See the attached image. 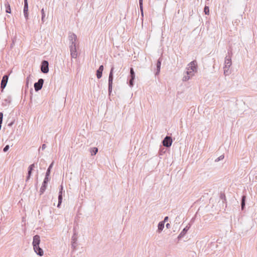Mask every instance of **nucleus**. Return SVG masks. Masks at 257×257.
Wrapping results in <instances>:
<instances>
[{
	"instance_id": "f257e3e1",
	"label": "nucleus",
	"mask_w": 257,
	"mask_h": 257,
	"mask_svg": "<svg viewBox=\"0 0 257 257\" xmlns=\"http://www.w3.org/2000/svg\"><path fill=\"white\" fill-rule=\"evenodd\" d=\"M197 66V62L195 61L190 62L188 64V67L187 68V74L188 76L184 77V80L186 81L188 80L190 77L194 75V73L196 72Z\"/></svg>"
},
{
	"instance_id": "f03ea898",
	"label": "nucleus",
	"mask_w": 257,
	"mask_h": 257,
	"mask_svg": "<svg viewBox=\"0 0 257 257\" xmlns=\"http://www.w3.org/2000/svg\"><path fill=\"white\" fill-rule=\"evenodd\" d=\"M44 80L43 79H40L38 82L34 84V87L36 91L40 90L43 84Z\"/></svg>"
},
{
	"instance_id": "7ed1b4c3",
	"label": "nucleus",
	"mask_w": 257,
	"mask_h": 257,
	"mask_svg": "<svg viewBox=\"0 0 257 257\" xmlns=\"http://www.w3.org/2000/svg\"><path fill=\"white\" fill-rule=\"evenodd\" d=\"M172 140L171 137H166L163 141V144L164 146L169 147L171 146Z\"/></svg>"
},
{
	"instance_id": "20e7f679",
	"label": "nucleus",
	"mask_w": 257,
	"mask_h": 257,
	"mask_svg": "<svg viewBox=\"0 0 257 257\" xmlns=\"http://www.w3.org/2000/svg\"><path fill=\"white\" fill-rule=\"evenodd\" d=\"M41 71L44 73H46L49 71L48 62L47 61H43L41 66Z\"/></svg>"
},
{
	"instance_id": "39448f33",
	"label": "nucleus",
	"mask_w": 257,
	"mask_h": 257,
	"mask_svg": "<svg viewBox=\"0 0 257 257\" xmlns=\"http://www.w3.org/2000/svg\"><path fill=\"white\" fill-rule=\"evenodd\" d=\"M8 76L4 75L3 77L2 82H1V88L2 89H4L7 85L8 80Z\"/></svg>"
},
{
	"instance_id": "423d86ee",
	"label": "nucleus",
	"mask_w": 257,
	"mask_h": 257,
	"mask_svg": "<svg viewBox=\"0 0 257 257\" xmlns=\"http://www.w3.org/2000/svg\"><path fill=\"white\" fill-rule=\"evenodd\" d=\"M34 249L35 251L40 256H42L43 255V251L42 249H41L39 247V245H36V246H33Z\"/></svg>"
},
{
	"instance_id": "0eeeda50",
	"label": "nucleus",
	"mask_w": 257,
	"mask_h": 257,
	"mask_svg": "<svg viewBox=\"0 0 257 257\" xmlns=\"http://www.w3.org/2000/svg\"><path fill=\"white\" fill-rule=\"evenodd\" d=\"M40 242V236L39 235H35L33 237V246H36V245H39Z\"/></svg>"
},
{
	"instance_id": "6e6552de",
	"label": "nucleus",
	"mask_w": 257,
	"mask_h": 257,
	"mask_svg": "<svg viewBox=\"0 0 257 257\" xmlns=\"http://www.w3.org/2000/svg\"><path fill=\"white\" fill-rule=\"evenodd\" d=\"M28 5L27 0H25V6H24V15L26 18H28Z\"/></svg>"
},
{
	"instance_id": "1a4fd4ad",
	"label": "nucleus",
	"mask_w": 257,
	"mask_h": 257,
	"mask_svg": "<svg viewBox=\"0 0 257 257\" xmlns=\"http://www.w3.org/2000/svg\"><path fill=\"white\" fill-rule=\"evenodd\" d=\"M103 70V66L101 65L97 71V77L99 79L102 76V73Z\"/></svg>"
},
{
	"instance_id": "9d476101",
	"label": "nucleus",
	"mask_w": 257,
	"mask_h": 257,
	"mask_svg": "<svg viewBox=\"0 0 257 257\" xmlns=\"http://www.w3.org/2000/svg\"><path fill=\"white\" fill-rule=\"evenodd\" d=\"M113 67L111 68V70H110V74H109V86L110 87V86H111L112 85V80H113V76H112V74H113Z\"/></svg>"
},
{
	"instance_id": "9b49d317",
	"label": "nucleus",
	"mask_w": 257,
	"mask_h": 257,
	"mask_svg": "<svg viewBox=\"0 0 257 257\" xmlns=\"http://www.w3.org/2000/svg\"><path fill=\"white\" fill-rule=\"evenodd\" d=\"M71 56L74 58H76L77 56V53L76 50V47L74 46V48H72L71 50Z\"/></svg>"
},
{
	"instance_id": "f8f14e48",
	"label": "nucleus",
	"mask_w": 257,
	"mask_h": 257,
	"mask_svg": "<svg viewBox=\"0 0 257 257\" xmlns=\"http://www.w3.org/2000/svg\"><path fill=\"white\" fill-rule=\"evenodd\" d=\"M62 191H63V187L61 186V190H60V191L59 192V197H58L59 202H58V207L59 206V205H60V204L62 202Z\"/></svg>"
},
{
	"instance_id": "ddd939ff",
	"label": "nucleus",
	"mask_w": 257,
	"mask_h": 257,
	"mask_svg": "<svg viewBox=\"0 0 257 257\" xmlns=\"http://www.w3.org/2000/svg\"><path fill=\"white\" fill-rule=\"evenodd\" d=\"M5 6L6 7V13L10 14L11 13V7H10V5L9 2H6L5 4Z\"/></svg>"
},
{
	"instance_id": "4468645a",
	"label": "nucleus",
	"mask_w": 257,
	"mask_h": 257,
	"mask_svg": "<svg viewBox=\"0 0 257 257\" xmlns=\"http://www.w3.org/2000/svg\"><path fill=\"white\" fill-rule=\"evenodd\" d=\"M35 167V165L34 164H32L31 165H30L29 167V171H28V178H30L31 175V173H32V171L33 170V168Z\"/></svg>"
},
{
	"instance_id": "2eb2a0df",
	"label": "nucleus",
	"mask_w": 257,
	"mask_h": 257,
	"mask_svg": "<svg viewBox=\"0 0 257 257\" xmlns=\"http://www.w3.org/2000/svg\"><path fill=\"white\" fill-rule=\"evenodd\" d=\"M225 64H226L225 65V67H227V66L229 67L231 65V60L230 59H226L225 60Z\"/></svg>"
},
{
	"instance_id": "dca6fc26",
	"label": "nucleus",
	"mask_w": 257,
	"mask_h": 257,
	"mask_svg": "<svg viewBox=\"0 0 257 257\" xmlns=\"http://www.w3.org/2000/svg\"><path fill=\"white\" fill-rule=\"evenodd\" d=\"M98 152L97 148H93L91 150V153L92 155H95Z\"/></svg>"
},
{
	"instance_id": "f3484780",
	"label": "nucleus",
	"mask_w": 257,
	"mask_h": 257,
	"mask_svg": "<svg viewBox=\"0 0 257 257\" xmlns=\"http://www.w3.org/2000/svg\"><path fill=\"white\" fill-rule=\"evenodd\" d=\"M204 12L206 15H208L209 14V8L207 6H205L204 9Z\"/></svg>"
},
{
	"instance_id": "a211bd4d",
	"label": "nucleus",
	"mask_w": 257,
	"mask_h": 257,
	"mask_svg": "<svg viewBox=\"0 0 257 257\" xmlns=\"http://www.w3.org/2000/svg\"><path fill=\"white\" fill-rule=\"evenodd\" d=\"M130 73H131V78H132V79H134L135 77V72H134L133 68H131Z\"/></svg>"
},
{
	"instance_id": "6ab92c4d",
	"label": "nucleus",
	"mask_w": 257,
	"mask_h": 257,
	"mask_svg": "<svg viewBox=\"0 0 257 257\" xmlns=\"http://www.w3.org/2000/svg\"><path fill=\"white\" fill-rule=\"evenodd\" d=\"M245 196H243L242 198V201H241V208L242 209H243V207L245 205Z\"/></svg>"
},
{
	"instance_id": "aec40b11",
	"label": "nucleus",
	"mask_w": 257,
	"mask_h": 257,
	"mask_svg": "<svg viewBox=\"0 0 257 257\" xmlns=\"http://www.w3.org/2000/svg\"><path fill=\"white\" fill-rule=\"evenodd\" d=\"M164 223L163 222H160L159 225H158V229L161 230L163 229V227H164Z\"/></svg>"
},
{
	"instance_id": "412c9836",
	"label": "nucleus",
	"mask_w": 257,
	"mask_h": 257,
	"mask_svg": "<svg viewBox=\"0 0 257 257\" xmlns=\"http://www.w3.org/2000/svg\"><path fill=\"white\" fill-rule=\"evenodd\" d=\"M140 7L141 10H142L143 8V0H140Z\"/></svg>"
},
{
	"instance_id": "4be33fe9",
	"label": "nucleus",
	"mask_w": 257,
	"mask_h": 257,
	"mask_svg": "<svg viewBox=\"0 0 257 257\" xmlns=\"http://www.w3.org/2000/svg\"><path fill=\"white\" fill-rule=\"evenodd\" d=\"M9 149V146L8 145H7L4 149V151L5 152H7Z\"/></svg>"
},
{
	"instance_id": "5701e85b",
	"label": "nucleus",
	"mask_w": 257,
	"mask_h": 257,
	"mask_svg": "<svg viewBox=\"0 0 257 257\" xmlns=\"http://www.w3.org/2000/svg\"><path fill=\"white\" fill-rule=\"evenodd\" d=\"M133 80L134 79H132V78H131V79L130 81V84L131 86L133 85Z\"/></svg>"
},
{
	"instance_id": "b1692460",
	"label": "nucleus",
	"mask_w": 257,
	"mask_h": 257,
	"mask_svg": "<svg viewBox=\"0 0 257 257\" xmlns=\"http://www.w3.org/2000/svg\"><path fill=\"white\" fill-rule=\"evenodd\" d=\"M160 66H161V62L160 61H158L157 62V67L158 68H160Z\"/></svg>"
},
{
	"instance_id": "393cba45",
	"label": "nucleus",
	"mask_w": 257,
	"mask_h": 257,
	"mask_svg": "<svg viewBox=\"0 0 257 257\" xmlns=\"http://www.w3.org/2000/svg\"><path fill=\"white\" fill-rule=\"evenodd\" d=\"M41 12H42V19H43L45 17V14H44V9H42L41 10Z\"/></svg>"
},
{
	"instance_id": "a878e982",
	"label": "nucleus",
	"mask_w": 257,
	"mask_h": 257,
	"mask_svg": "<svg viewBox=\"0 0 257 257\" xmlns=\"http://www.w3.org/2000/svg\"><path fill=\"white\" fill-rule=\"evenodd\" d=\"M50 172V168H49L47 170V172L46 173L47 176H48L49 175Z\"/></svg>"
},
{
	"instance_id": "bb28decb",
	"label": "nucleus",
	"mask_w": 257,
	"mask_h": 257,
	"mask_svg": "<svg viewBox=\"0 0 257 257\" xmlns=\"http://www.w3.org/2000/svg\"><path fill=\"white\" fill-rule=\"evenodd\" d=\"M168 219V217H166L164 219V221H166Z\"/></svg>"
},
{
	"instance_id": "cd10ccee",
	"label": "nucleus",
	"mask_w": 257,
	"mask_h": 257,
	"mask_svg": "<svg viewBox=\"0 0 257 257\" xmlns=\"http://www.w3.org/2000/svg\"><path fill=\"white\" fill-rule=\"evenodd\" d=\"M46 148V145L45 144L43 145L42 146V149H44Z\"/></svg>"
},
{
	"instance_id": "c85d7f7f",
	"label": "nucleus",
	"mask_w": 257,
	"mask_h": 257,
	"mask_svg": "<svg viewBox=\"0 0 257 257\" xmlns=\"http://www.w3.org/2000/svg\"><path fill=\"white\" fill-rule=\"evenodd\" d=\"M52 166H53V163H52V164L50 165V166H49V168H50V169L52 168Z\"/></svg>"
},
{
	"instance_id": "c756f323",
	"label": "nucleus",
	"mask_w": 257,
	"mask_h": 257,
	"mask_svg": "<svg viewBox=\"0 0 257 257\" xmlns=\"http://www.w3.org/2000/svg\"><path fill=\"white\" fill-rule=\"evenodd\" d=\"M169 223H167V225H166V226H167V227H168V226H169Z\"/></svg>"
},
{
	"instance_id": "7c9ffc66",
	"label": "nucleus",
	"mask_w": 257,
	"mask_h": 257,
	"mask_svg": "<svg viewBox=\"0 0 257 257\" xmlns=\"http://www.w3.org/2000/svg\"><path fill=\"white\" fill-rule=\"evenodd\" d=\"M222 156H220V158H219V160H220V159H221Z\"/></svg>"
},
{
	"instance_id": "2f4dec72",
	"label": "nucleus",
	"mask_w": 257,
	"mask_h": 257,
	"mask_svg": "<svg viewBox=\"0 0 257 257\" xmlns=\"http://www.w3.org/2000/svg\"><path fill=\"white\" fill-rule=\"evenodd\" d=\"M222 156H220V158H219V160H220V159H221Z\"/></svg>"
},
{
	"instance_id": "473e14b6",
	"label": "nucleus",
	"mask_w": 257,
	"mask_h": 257,
	"mask_svg": "<svg viewBox=\"0 0 257 257\" xmlns=\"http://www.w3.org/2000/svg\"><path fill=\"white\" fill-rule=\"evenodd\" d=\"M222 156H220V158H219V160H220V159H221Z\"/></svg>"
},
{
	"instance_id": "72a5a7b5",
	"label": "nucleus",
	"mask_w": 257,
	"mask_h": 257,
	"mask_svg": "<svg viewBox=\"0 0 257 257\" xmlns=\"http://www.w3.org/2000/svg\"><path fill=\"white\" fill-rule=\"evenodd\" d=\"M73 36L74 37H76L75 35H73Z\"/></svg>"
}]
</instances>
